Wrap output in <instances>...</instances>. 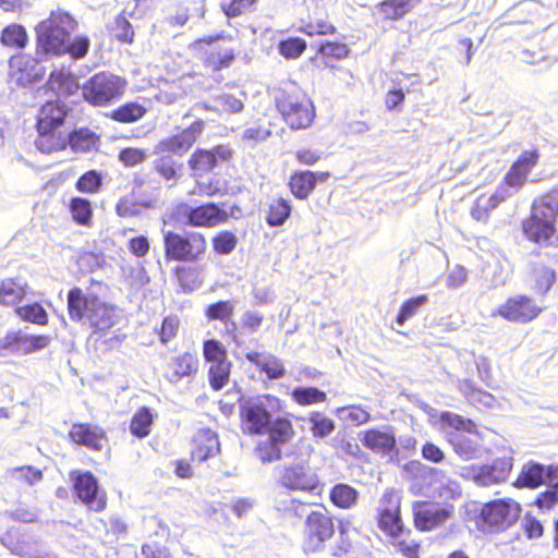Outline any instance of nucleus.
<instances>
[{
	"label": "nucleus",
	"instance_id": "nucleus-1",
	"mask_svg": "<svg viewBox=\"0 0 558 558\" xmlns=\"http://www.w3.org/2000/svg\"><path fill=\"white\" fill-rule=\"evenodd\" d=\"M77 26V21L68 11H51L35 27L37 58L41 61L63 56H69L72 60L84 59L90 49V38L83 34L72 37Z\"/></svg>",
	"mask_w": 558,
	"mask_h": 558
},
{
	"label": "nucleus",
	"instance_id": "nucleus-2",
	"mask_svg": "<svg viewBox=\"0 0 558 558\" xmlns=\"http://www.w3.org/2000/svg\"><path fill=\"white\" fill-rule=\"evenodd\" d=\"M558 187L539 195L521 222L524 238L541 250L549 262L558 263Z\"/></svg>",
	"mask_w": 558,
	"mask_h": 558
},
{
	"label": "nucleus",
	"instance_id": "nucleus-3",
	"mask_svg": "<svg viewBox=\"0 0 558 558\" xmlns=\"http://www.w3.org/2000/svg\"><path fill=\"white\" fill-rule=\"evenodd\" d=\"M66 310L69 318L78 323L86 320L92 333L105 337L117 324L116 307L102 301L96 293H86L81 287H72L68 292Z\"/></svg>",
	"mask_w": 558,
	"mask_h": 558
},
{
	"label": "nucleus",
	"instance_id": "nucleus-4",
	"mask_svg": "<svg viewBox=\"0 0 558 558\" xmlns=\"http://www.w3.org/2000/svg\"><path fill=\"white\" fill-rule=\"evenodd\" d=\"M274 105L281 120L291 130L310 128L316 117V108L306 90L295 81L287 80L274 90Z\"/></svg>",
	"mask_w": 558,
	"mask_h": 558
},
{
	"label": "nucleus",
	"instance_id": "nucleus-5",
	"mask_svg": "<svg viewBox=\"0 0 558 558\" xmlns=\"http://www.w3.org/2000/svg\"><path fill=\"white\" fill-rule=\"evenodd\" d=\"M438 497L444 501L416 500L412 504L413 524L416 530L434 531L453 519L456 508L452 501L462 497L461 485L457 481L448 480L439 486Z\"/></svg>",
	"mask_w": 558,
	"mask_h": 558
},
{
	"label": "nucleus",
	"instance_id": "nucleus-6",
	"mask_svg": "<svg viewBox=\"0 0 558 558\" xmlns=\"http://www.w3.org/2000/svg\"><path fill=\"white\" fill-rule=\"evenodd\" d=\"M163 258L168 263L196 265L209 254L208 236L196 230L178 232L162 230Z\"/></svg>",
	"mask_w": 558,
	"mask_h": 558
},
{
	"label": "nucleus",
	"instance_id": "nucleus-7",
	"mask_svg": "<svg viewBox=\"0 0 558 558\" xmlns=\"http://www.w3.org/2000/svg\"><path fill=\"white\" fill-rule=\"evenodd\" d=\"M281 400L274 395L264 393L248 398L239 405L240 428L244 435L262 436L272 428L271 410L281 409Z\"/></svg>",
	"mask_w": 558,
	"mask_h": 558
},
{
	"label": "nucleus",
	"instance_id": "nucleus-8",
	"mask_svg": "<svg viewBox=\"0 0 558 558\" xmlns=\"http://www.w3.org/2000/svg\"><path fill=\"white\" fill-rule=\"evenodd\" d=\"M521 511V505L513 498L494 499L483 504L475 524L484 533H500L518 522Z\"/></svg>",
	"mask_w": 558,
	"mask_h": 558
},
{
	"label": "nucleus",
	"instance_id": "nucleus-9",
	"mask_svg": "<svg viewBox=\"0 0 558 558\" xmlns=\"http://www.w3.org/2000/svg\"><path fill=\"white\" fill-rule=\"evenodd\" d=\"M401 506V492L393 487L385 489L378 500L375 514L376 525L388 539H398L412 534L411 529L403 521Z\"/></svg>",
	"mask_w": 558,
	"mask_h": 558
},
{
	"label": "nucleus",
	"instance_id": "nucleus-10",
	"mask_svg": "<svg viewBox=\"0 0 558 558\" xmlns=\"http://www.w3.org/2000/svg\"><path fill=\"white\" fill-rule=\"evenodd\" d=\"M126 86L128 82L124 77L100 71L83 84L82 97L94 107H108L124 95Z\"/></svg>",
	"mask_w": 558,
	"mask_h": 558
},
{
	"label": "nucleus",
	"instance_id": "nucleus-11",
	"mask_svg": "<svg viewBox=\"0 0 558 558\" xmlns=\"http://www.w3.org/2000/svg\"><path fill=\"white\" fill-rule=\"evenodd\" d=\"M225 38L231 39L230 36L220 33L204 36L190 45V48L198 56L203 68L209 73H218L229 69L235 61L236 50L219 43Z\"/></svg>",
	"mask_w": 558,
	"mask_h": 558
},
{
	"label": "nucleus",
	"instance_id": "nucleus-12",
	"mask_svg": "<svg viewBox=\"0 0 558 558\" xmlns=\"http://www.w3.org/2000/svg\"><path fill=\"white\" fill-rule=\"evenodd\" d=\"M268 438L255 446V453L263 463L279 461L282 446L293 440L295 428L289 414L274 418L272 428L266 433Z\"/></svg>",
	"mask_w": 558,
	"mask_h": 558
},
{
	"label": "nucleus",
	"instance_id": "nucleus-13",
	"mask_svg": "<svg viewBox=\"0 0 558 558\" xmlns=\"http://www.w3.org/2000/svg\"><path fill=\"white\" fill-rule=\"evenodd\" d=\"M71 492L75 502H81L93 512H102L107 508L108 498L100 488L98 478L90 471H71Z\"/></svg>",
	"mask_w": 558,
	"mask_h": 558
},
{
	"label": "nucleus",
	"instance_id": "nucleus-14",
	"mask_svg": "<svg viewBox=\"0 0 558 558\" xmlns=\"http://www.w3.org/2000/svg\"><path fill=\"white\" fill-rule=\"evenodd\" d=\"M543 307L527 294H514L508 296L494 311L493 316H498L506 322L517 324H529L536 319Z\"/></svg>",
	"mask_w": 558,
	"mask_h": 558
},
{
	"label": "nucleus",
	"instance_id": "nucleus-15",
	"mask_svg": "<svg viewBox=\"0 0 558 558\" xmlns=\"http://www.w3.org/2000/svg\"><path fill=\"white\" fill-rule=\"evenodd\" d=\"M277 482L279 486L293 492L313 493L320 486L316 472L302 462L280 466Z\"/></svg>",
	"mask_w": 558,
	"mask_h": 558
},
{
	"label": "nucleus",
	"instance_id": "nucleus-16",
	"mask_svg": "<svg viewBox=\"0 0 558 558\" xmlns=\"http://www.w3.org/2000/svg\"><path fill=\"white\" fill-rule=\"evenodd\" d=\"M335 534V523L329 512L324 510L311 511L304 521V544L308 550L320 549Z\"/></svg>",
	"mask_w": 558,
	"mask_h": 558
},
{
	"label": "nucleus",
	"instance_id": "nucleus-17",
	"mask_svg": "<svg viewBox=\"0 0 558 558\" xmlns=\"http://www.w3.org/2000/svg\"><path fill=\"white\" fill-rule=\"evenodd\" d=\"M539 159L541 150L537 146L522 150L505 173L502 184L518 192L527 182Z\"/></svg>",
	"mask_w": 558,
	"mask_h": 558
},
{
	"label": "nucleus",
	"instance_id": "nucleus-18",
	"mask_svg": "<svg viewBox=\"0 0 558 558\" xmlns=\"http://www.w3.org/2000/svg\"><path fill=\"white\" fill-rule=\"evenodd\" d=\"M180 209H183V214L186 219V223L193 228H216L225 222L229 218V214L217 203L207 202L197 206H187L186 204H180Z\"/></svg>",
	"mask_w": 558,
	"mask_h": 558
},
{
	"label": "nucleus",
	"instance_id": "nucleus-19",
	"mask_svg": "<svg viewBox=\"0 0 558 558\" xmlns=\"http://www.w3.org/2000/svg\"><path fill=\"white\" fill-rule=\"evenodd\" d=\"M49 341L50 338L46 335H26L22 330H11L0 338V356L31 354L45 349Z\"/></svg>",
	"mask_w": 558,
	"mask_h": 558
},
{
	"label": "nucleus",
	"instance_id": "nucleus-20",
	"mask_svg": "<svg viewBox=\"0 0 558 558\" xmlns=\"http://www.w3.org/2000/svg\"><path fill=\"white\" fill-rule=\"evenodd\" d=\"M233 150L227 145H216L211 149L197 148L189 160L187 165L193 177H203L209 173L220 161H228L232 158Z\"/></svg>",
	"mask_w": 558,
	"mask_h": 558
},
{
	"label": "nucleus",
	"instance_id": "nucleus-21",
	"mask_svg": "<svg viewBox=\"0 0 558 558\" xmlns=\"http://www.w3.org/2000/svg\"><path fill=\"white\" fill-rule=\"evenodd\" d=\"M68 439L75 446L98 452L102 450L108 437L100 425L89 422H74L69 428Z\"/></svg>",
	"mask_w": 558,
	"mask_h": 558
},
{
	"label": "nucleus",
	"instance_id": "nucleus-22",
	"mask_svg": "<svg viewBox=\"0 0 558 558\" xmlns=\"http://www.w3.org/2000/svg\"><path fill=\"white\" fill-rule=\"evenodd\" d=\"M203 130L204 121L195 120L181 132L161 140L156 148L163 154L183 156L193 147Z\"/></svg>",
	"mask_w": 558,
	"mask_h": 558
},
{
	"label": "nucleus",
	"instance_id": "nucleus-23",
	"mask_svg": "<svg viewBox=\"0 0 558 558\" xmlns=\"http://www.w3.org/2000/svg\"><path fill=\"white\" fill-rule=\"evenodd\" d=\"M198 367L199 362L197 356L191 352H183L166 361L161 372L167 381L177 384L185 378L190 379L195 377Z\"/></svg>",
	"mask_w": 558,
	"mask_h": 558
},
{
	"label": "nucleus",
	"instance_id": "nucleus-24",
	"mask_svg": "<svg viewBox=\"0 0 558 558\" xmlns=\"http://www.w3.org/2000/svg\"><path fill=\"white\" fill-rule=\"evenodd\" d=\"M330 177L329 171L296 170L291 173L288 187L295 198L306 199L318 182H326Z\"/></svg>",
	"mask_w": 558,
	"mask_h": 558
},
{
	"label": "nucleus",
	"instance_id": "nucleus-25",
	"mask_svg": "<svg viewBox=\"0 0 558 558\" xmlns=\"http://www.w3.org/2000/svg\"><path fill=\"white\" fill-rule=\"evenodd\" d=\"M68 108L60 100L46 101L38 110L36 117V131H57L64 124Z\"/></svg>",
	"mask_w": 558,
	"mask_h": 558
},
{
	"label": "nucleus",
	"instance_id": "nucleus-26",
	"mask_svg": "<svg viewBox=\"0 0 558 558\" xmlns=\"http://www.w3.org/2000/svg\"><path fill=\"white\" fill-rule=\"evenodd\" d=\"M219 451L218 436L209 428L199 429L191 440V460L194 462L202 463Z\"/></svg>",
	"mask_w": 558,
	"mask_h": 558
},
{
	"label": "nucleus",
	"instance_id": "nucleus-27",
	"mask_svg": "<svg viewBox=\"0 0 558 558\" xmlns=\"http://www.w3.org/2000/svg\"><path fill=\"white\" fill-rule=\"evenodd\" d=\"M360 440L364 448L380 454H389L397 449L396 436L391 428H368L361 434Z\"/></svg>",
	"mask_w": 558,
	"mask_h": 558
},
{
	"label": "nucleus",
	"instance_id": "nucleus-28",
	"mask_svg": "<svg viewBox=\"0 0 558 558\" xmlns=\"http://www.w3.org/2000/svg\"><path fill=\"white\" fill-rule=\"evenodd\" d=\"M29 293V284L20 277L4 278L0 281V304L3 306H21Z\"/></svg>",
	"mask_w": 558,
	"mask_h": 558
},
{
	"label": "nucleus",
	"instance_id": "nucleus-29",
	"mask_svg": "<svg viewBox=\"0 0 558 558\" xmlns=\"http://www.w3.org/2000/svg\"><path fill=\"white\" fill-rule=\"evenodd\" d=\"M245 359L260 374H265L269 380H277L286 376L287 371L283 362L274 354L264 355L257 351H250L245 353Z\"/></svg>",
	"mask_w": 558,
	"mask_h": 558
},
{
	"label": "nucleus",
	"instance_id": "nucleus-30",
	"mask_svg": "<svg viewBox=\"0 0 558 558\" xmlns=\"http://www.w3.org/2000/svg\"><path fill=\"white\" fill-rule=\"evenodd\" d=\"M458 390L470 405L477 410L492 409L496 398L488 391L478 387L472 379L464 378L458 383Z\"/></svg>",
	"mask_w": 558,
	"mask_h": 558
},
{
	"label": "nucleus",
	"instance_id": "nucleus-31",
	"mask_svg": "<svg viewBox=\"0 0 558 558\" xmlns=\"http://www.w3.org/2000/svg\"><path fill=\"white\" fill-rule=\"evenodd\" d=\"M546 469L544 464L535 461H529L523 464L518 474L513 486L517 488H530L535 489L546 484Z\"/></svg>",
	"mask_w": 558,
	"mask_h": 558
},
{
	"label": "nucleus",
	"instance_id": "nucleus-32",
	"mask_svg": "<svg viewBox=\"0 0 558 558\" xmlns=\"http://www.w3.org/2000/svg\"><path fill=\"white\" fill-rule=\"evenodd\" d=\"M156 418V413L149 407H140L132 415L129 424L131 434L140 439L147 437L151 433V427Z\"/></svg>",
	"mask_w": 558,
	"mask_h": 558
},
{
	"label": "nucleus",
	"instance_id": "nucleus-33",
	"mask_svg": "<svg viewBox=\"0 0 558 558\" xmlns=\"http://www.w3.org/2000/svg\"><path fill=\"white\" fill-rule=\"evenodd\" d=\"M171 274L183 293H191L201 283L199 271L190 264L178 263L172 268Z\"/></svg>",
	"mask_w": 558,
	"mask_h": 558
},
{
	"label": "nucleus",
	"instance_id": "nucleus-34",
	"mask_svg": "<svg viewBox=\"0 0 558 558\" xmlns=\"http://www.w3.org/2000/svg\"><path fill=\"white\" fill-rule=\"evenodd\" d=\"M422 0H383L377 8L385 20L398 21L410 13Z\"/></svg>",
	"mask_w": 558,
	"mask_h": 558
},
{
	"label": "nucleus",
	"instance_id": "nucleus-35",
	"mask_svg": "<svg viewBox=\"0 0 558 558\" xmlns=\"http://www.w3.org/2000/svg\"><path fill=\"white\" fill-rule=\"evenodd\" d=\"M38 137L35 141L37 149L44 154L63 151L68 148L66 134L56 131H37Z\"/></svg>",
	"mask_w": 558,
	"mask_h": 558
},
{
	"label": "nucleus",
	"instance_id": "nucleus-36",
	"mask_svg": "<svg viewBox=\"0 0 558 558\" xmlns=\"http://www.w3.org/2000/svg\"><path fill=\"white\" fill-rule=\"evenodd\" d=\"M68 209L72 220L82 227H90L93 222L92 202L85 197L73 196L70 198Z\"/></svg>",
	"mask_w": 558,
	"mask_h": 558
},
{
	"label": "nucleus",
	"instance_id": "nucleus-37",
	"mask_svg": "<svg viewBox=\"0 0 558 558\" xmlns=\"http://www.w3.org/2000/svg\"><path fill=\"white\" fill-rule=\"evenodd\" d=\"M292 206L288 199L274 198L266 209L265 221L269 227H280L290 218Z\"/></svg>",
	"mask_w": 558,
	"mask_h": 558
},
{
	"label": "nucleus",
	"instance_id": "nucleus-38",
	"mask_svg": "<svg viewBox=\"0 0 558 558\" xmlns=\"http://www.w3.org/2000/svg\"><path fill=\"white\" fill-rule=\"evenodd\" d=\"M68 147L74 153H88L96 147L99 138L88 129L74 130L66 134Z\"/></svg>",
	"mask_w": 558,
	"mask_h": 558
},
{
	"label": "nucleus",
	"instance_id": "nucleus-39",
	"mask_svg": "<svg viewBox=\"0 0 558 558\" xmlns=\"http://www.w3.org/2000/svg\"><path fill=\"white\" fill-rule=\"evenodd\" d=\"M231 368L232 362L230 360L209 363L207 377L208 384L213 390L219 391L228 385Z\"/></svg>",
	"mask_w": 558,
	"mask_h": 558
},
{
	"label": "nucleus",
	"instance_id": "nucleus-40",
	"mask_svg": "<svg viewBox=\"0 0 558 558\" xmlns=\"http://www.w3.org/2000/svg\"><path fill=\"white\" fill-rule=\"evenodd\" d=\"M329 498L333 506L350 509L357 502L359 492L344 483H338L330 488Z\"/></svg>",
	"mask_w": 558,
	"mask_h": 558
},
{
	"label": "nucleus",
	"instance_id": "nucleus-41",
	"mask_svg": "<svg viewBox=\"0 0 558 558\" xmlns=\"http://www.w3.org/2000/svg\"><path fill=\"white\" fill-rule=\"evenodd\" d=\"M16 316L25 323H31L38 326H46L49 323V315L45 307L37 301L16 306Z\"/></svg>",
	"mask_w": 558,
	"mask_h": 558
},
{
	"label": "nucleus",
	"instance_id": "nucleus-42",
	"mask_svg": "<svg viewBox=\"0 0 558 558\" xmlns=\"http://www.w3.org/2000/svg\"><path fill=\"white\" fill-rule=\"evenodd\" d=\"M0 43L8 48L23 49L28 44V34L23 25L12 23L2 29Z\"/></svg>",
	"mask_w": 558,
	"mask_h": 558
},
{
	"label": "nucleus",
	"instance_id": "nucleus-43",
	"mask_svg": "<svg viewBox=\"0 0 558 558\" xmlns=\"http://www.w3.org/2000/svg\"><path fill=\"white\" fill-rule=\"evenodd\" d=\"M147 112L144 105L129 101L125 102L110 113V119L119 123H133L141 120Z\"/></svg>",
	"mask_w": 558,
	"mask_h": 558
},
{
	"label": "nucleus",
	"instance_id": "nucleus-44",
	"mask_svg": "<svg viewBox=\"0 0 558 558\" xmlns=\"http://www.w3.org/2000/svg\"><path fill=\"white\" fill-rule=\"evenodd\" d=\"M260 0H220L219 8L228 19H235L254 12Z\"/></svg>",
	"mask_w": 558,
	"mask_h": 558
},
{
	"label": "nucleus",
	"instance_id": "nucleus-45",
	"mask_svg": "<svg viewBox=\"0 0 558 558\" xmlns=\"http://www.w3.org/2000/svg\"><path fill=\"white\" fill-rule=\"evenodd\" d=\"M291 398L296 404L306 407L326 402L327 395L317 387H296L291 391Z\"/></svg>",
	"mask_w": 558,
	"mask_h": 558
},
{
	"label": "nucleus",
	"instance_id": "nucleus-46",
	"mask_svg": "<svg viewBox=\"0 0 558 558\" xmlns=\"http://www.w3.org/2000/svg\"><path fill=\"white\" fill-rule=\"evenodd\" d=\"M239 243L236 234L231 230H221L215 233L210 240L213 251L217 255L231 254Z\"/></svg>",
	"mask_w": 558,
	"mask_h": 558
},
{
	"label": "nucleus",
	"instance_id": "nucleus-47",
	"mask_svg": "<svg viewBox=\"0 0 558 558\" xmlns=\"http://www.w3.org/2000/svg\"><path fill=\"white\" fill-rule=\"evenodd\" d=\"M49 82L53 88L64 95H71L78 88L76 76L70 71H53L50 74Z\"/></svg>",
	"mask_w": 558,
	"mask_h": 558
},
{
	"label": "nucleus",
	"instance_id": "nucleus-48",
	"mask_svg": "<svg viewBox=\"0 0 558 558\" xmlns=\"http://www.w3.org/2000/svg\"><path fill=\"white\" fill-rule=\"evenodd\" d=\"M450 444L456 453L464 460L474 459L480 450V445L476 440L462 434L452 435Z\"/></svg>",
	"mask_w": 558,
	"mask_h": 558
},
{
	"label": "nucleus",
	"instance_id": "nucleus-49",
	"mask_svg": "<svg viewBox=\"0 0 558 558\" xmlns=\"http://www.w3.org/2000/svg\"><path fill=\"white\" fill-rule=\"evenodd\" d=\"M428 296L427 294L416 295L414 298H410L405 300L396 316V323L399 326L404 325V323L416 315L418 311L427 303Z\"/></svg>",
	"mask_w": 558,
	"mask_h": 558
},
{
	"label": "nucleus",
	"instance_id": "nucleus-50",
	"mask_svg": "<svg viewBox=\"0 0 558 558\" xmlns=\"http://www.w3.org/2000/svg\"><path fill=\"white\" fill-rule=\"evenodd\" d=\"M310 429L314 437L324 438L330 435L335 428L336 423L332 418L326 416L323 412H313L308 416Z\"/></svg>",
	"mask_w": 558,
	"mask_h": 558
},
{
	"label": "nucleus",
	"instance_id": "nucleus-51",
	"mask_svg": "<svg viewBox=\"0 0 558 558\" xmlns=\"http://www.w3.org/2000/svg\"><path fill=\"white\" fill-rule=\"evenodd\" d=\"M10 69L14 75H17L19 81L31 80L35 66V60L25 53L13 56L10 61Z\"/></svg>",
	"mask_w": 558,
	"mask_h": 558
},
{
	"label": "nucleus",
	"instance_id": "nucleus-52",
	"mask_svg": "<svg viewBox=\"0 0 558 558\" xmlns=\"http://www.w3.org/2000/svg\"><path fill=\"white\" fill-rule=\"evenodd\" d=\"M299 32L303 33L308 37L315 36H331L337 33V27L328 22L327 20H317V21H302L299 26Z\"/></svg>",
	"mask_w": 558,
	"mask_h": 558
},
{
	"label": "nucleus",
	"instance_id": "nucleus-53",
	"mask_svg": "<svg viewBox=\"0 0 558 558\" xmlns=\"http://www.w3.org/2000/svg\"><path fill=\"white\" fill-rule=\"evenodd\" d=\"M306 48L307 44L301 37H289L278 43V52L287 60L300 58Z\"/></svg>",
	"mask_w": 558,
	"mask_h": 558
},
{
	"label": "nucleus",
	"instance_id": "nucleus-54",
	"mask_svg": "<svg viewBox=\"0 0 558 558\" xmlns=\"http://www.w3.org/2000/svg\"><path fill=\"white\" fill-rule=\"evenodd\" d=\"M102 185L101 173L97 170L84 172L75 182V190L85 194H96Z\"/></svg>",
	"mask_w": 558,
	"mask_h": 558
},
{
	"label": "nucleus",
	"instance_id": "nucleus-55",
	"mask_svg": "<svg viewBox=\"0 0 558 558\" xmlns=\"http://www.w3.org/2000/svg\"><path fill=\"white\" fill-rule=\"evenodd\" d=\"M181 168L182 165L177 163L169 155H162L154 161V170L166 181L175 180Z\"/></svg>",
	"mask_w": 558,
	"mask_h": 558
},
{
	"label": "nucleus",
	"instance_id": "nucleus-56",
	"mask_svg": "<svg viewBox=\"0 0 558 558\" xmlns=\"http://www.w3.org/2000/svg\"><path fill=\"white\" fill-rule=\"evenodd\" d=\"M439 422L449 428L456 429V430H464L468 433H475L476 432V425L475 423L470 418H464L463 416L445 411L439 414Z\"/></svg>",
	"mask_w": 558,
	"mask_h": 558
},
{
	"label": "nucleus",
	"instance_id": "nucleus-57",
	"mask_svg": "<svg viewBox=\"0 0 558 558\" xmlns=\"http://www.w3.org/2000/svg\"><path fill=\"white\" fill-rule=\"evenodd\" d=\"M317 53L323 58L338 61L345 59L350 54V48L344 43L326 40L320 43Z\"/></svg>",
	"mask_w": 558,
	"mask_h": 558
},
{
	"label": "nucleus",
	"instance_id": "nucleus-58",
	"mask_svg": "<svg viewBox=\"0 0 558 558\" xmlns=\"http://www.w3.org/2000/svg\"><path fill=\"white\" fill-rule=\"evenodd\" d=\"M16 481L25 483L29 486L40 483L44 478V472L31 464L20 465L10 470Z\"/></svg>",
	"mask_w": 558,
	"mask_h": 558
},
{
	"label": "nucleus",
	"instance_id": "nucleus-59",
	"mask_svg": "<svg viewBox=\"0 0 558 558\" xmlns=\"http://www.w3.org/2000/svg\"><path fill=\"white\" fill-rule=\"evenodd\" d=\"M203 357L207 363L229 360L227 349L217 339H206L203 341Z\"/></svg>",
	"mask_w": 558,
	"mask_h": 558
},
{
	"label": "nucleus",
	"instance_id": "nucleus-60",
	"mask_svg": "<svg viewBox=\"0 0 558 558\" xmlns=\"http://www.w3.org/2000/svg\"><path fill=\"white\" fill-rule=\"evenodd\" d=\"M233 304L230 301H218L209 304L205 310V316L208 320L226 322L233 315Z\"/></svg>",
	"mask_w": 558,
	"mask_h": 558
},
{
	"label": "nucleus",
	"instance_id": "nucleus-61",
	"mask_svg": "<svg viewBox=\"0 0 558 558\" xmlns=\"http://www.w3.org/2000/svg\"><path fill=\"white\" fill-rule=\"evenodd\" d=\"M112 32L117 40H119L122 44L130 45L134 41V29L124 14H119L114 19Z\"/></svg>",
	"mask_w": 558,
	"mask_h": 558
},
{
	"label": "nucleus",
	"instance_id": "nucleus-62",
	"mask_svg": "<svg viewBox=\"0 0 558 558\" xmlns=\"http://www.w3.org/2000/svg\"><path fill=\"white\" fill-rule=\"evenodd\" d=\"M180 328V319L177 315L166 316L160 328L157 330L159 341L166 345L169 341L177 337Z\"/></svg>",
	"mask_w": 558,
	"mask_h": 558
},
{
	"label": "nucleus",
	"instance_id": "nucleus-63",
	"mask_svg": "<svg viewBox=\"0 0 558 558\" xmlns=\"http://www.w3.org/2000/svg\"><path fill=\"white\" fill-rule=\"evenodd\" d=\"M397 550L405 558H420L421 543L409 536L389 539Z\"/></svg>",
	"mask_w": 558,
	"mask_h": 558
},
{
	"label": "nucleus",
	"instance_id": "nucleus-64",
	"mask_svg": "<svg viewBox=\"0 0 558 558\" xmlns=\"http://www.w3.org/2000/svg\"><path fill=\"white\" fill-rule=\"evenodd\" d=\"M147 156L145 148L125 147L119 151L118 159L125 167H134L145 161Z\"/></svg>",
	"mask_w": 558,
	"mask_h": 558
}]
</instances>
